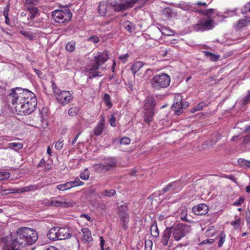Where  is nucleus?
I'll list each match as a JSON object with an SVG mask.
<instances>
[{"mask_svg": "<svg viewBox=\"0 0 250 250\" xmlns=\"http://www.w3.org/2000/svg\"><path fill=\"white\" fill-rule=\"evenodd\" d=\"M9 97L12 104L15 105L16 111L21 114L28 115L32 113L37 104L35 94L26 89L16 87L12 89Z\"/></svg>", "mask_w": 250, "mask_h": 250, "instance_id": "1", "label": "nucleus"}, {"mask_svg": "<svg viewBox=\"0 0 250 250\" xmlns=\"http://www.w3.org/2000/svg\"><path fill=\"white\" fill-rule=\"evenodd\" d=\"M16 233V238L13 240L3 239L2 250H20L23 246L33 244L38 237L37 232L29 228H21Z\"/></svg>", "mask_w": 250, "mask_h": 250, "instance_id": "2", "label": "nucleus"}, {"mask_svg": "<svg viewBox=\"0 0 250 250\" xmlns=\"http://www.w3.org/2000/svg\"><path fill=\"white\" fill-rule=\"evenodd\" d=\"M202 12L206 17L204 18L196 25V29L200 30H210L213 28L214 24L213 20L216 17H220L218 13L213 9L203 10Z\"/></svg>", "mask_w": 250, "mask_h": 250, "instance_id": "3", "label": "nucleus"}, {"mask_svg": "<svg viewBox=\"0 0 250 250\" xmlns=\"http://www.w3.org/2000/svg\"><path fill=\"white\" fill-rule=\"evenodd\" d=\"M147 0H107V2L116 11L125 10L132 7L133 5L139 2L142 6L145 4Z\"/></svg>", "mask_w": 250, "mask_h": 250, "instance_id": "4", "label": "nucleus"}, {"mask_svg": "<svg viewBox=\"0 0 250 250\" xmlns=\"http://www.w3.org/2000/svg\"><path fill=\"white\" fill-rule=\"evenodd\" d=\"M43 204L48 206L63 208L73 207L76 205L75 202L71 200L66 199L62 196L51 197L49 199H45L43 200Z\"/></svg>", "mask_w": 250, "mask_h": 250, "instance_id": "5", "label": "nucleus"}, {"mask_svg": "<svg viewBox=\"0 0 250 250\" xmlns=\"http://www.w3.org/2000/svg\"><path fill=\"white\" fill-rule=\"evenodd\" d=\"M170 78L166 73H161L156 75L151 80V85L153 88L157 90L167 87L170 83Z\"/></svg>", "mask_w": 250, "mask_h": 250, "instance_id": "6", "label": "nucleus"}, {"mask_svg": "<svg viewBox=\"0 0 250 250\" xmlns=\"http://www.w3.org/2000/svg\"><path fill=\"white\" fill-rule=\"evenodd\" d=\"M108 55L106 51L98 52L94 56V63L92 66L87 68L90 73H92L93 77L98 76L96 71L100 68V65L104 63L108 59Z\"/></svg>", "mask_w": 250, "mask_h": 250, "instance_id": "7", "label": "nucleus"}, {"mask_svg": "<svg viewBox=\"0 0 250 250\" xmlns=\"http://www.w3.org/2000/svg\"><path fill=\"white\" fill-rule=\"evenodd\" d=\"M72 13L67 8L56 9L52 11V16L54 21L58 23H64L70 20Z\"/></svg>", "mask_w": 250, "mask_h": 250, "instance_id": "8", "label": "nucleus"}, {"mask_svg": "<svg viewBox=\"0 0 250 250\" xmlns=\"http://www.w3.org/2000/svg\"><path fill=\"white\" fill-rule=\"evenodd\" d=\"M189 231V227L184 224H178L172 229V237L176 241H179L184 237Z\"/></svg>", "mask_w": 250, "mask_h": 250, "instance_id": "9", "label": "nucleus"}, {"mask_svg": "<svg viewBox=\"0 0 250 250\" xmlns=\"http://www.w3.org/2000/svg\"><path fill=\"white\" fill-rule=\"evenodd\" d=\"M53 91L56 99L62 104L70 103L73 99L72 94L69 91H61L53 86Z\"/></svg>", "mask_w": 250, "mask_h": 250, "instance_id": "10", "label": "nucleus"}, {"mask_svg": "<svg viewBox=\"0 0 250 250\" xmlns=\"http://www.w3.org/2000/svg\"><path fill=\"white\" fill-rule=\"evenodd\" d=\"M128 208L126 205H122L118 207L117 213L125 229L127 228L129 221V216L127 212Z\"/></svg>", "mask_w": 250, "mask_h": 250, "instance_id": "11", "label": "nucleus"}, {"mask_svg": "<svg viewBox=\"0 0 250 250\" xmlns=\"http://www.w3.org/2000/svg\"><path fill=\"white\" fill-rule=\"evenodd\" d=\"M208 210L207 205L205 204H200L192 208L193 212L197 215H203L206 214Z\"/></svg>", "mask_w": 250, "mask_h": 250, "instance_id": "12", "label": "nucleus"}, {"mask_svg": "<svg viewBox=\"0 0 250 250\" xmlns=\"http://www.w3.org/2000/svg\"><path fill=\"white\" fill-rule=\"evenodd\" d=\"M97 167L101 168L104 172H107L116 167V162L113 159L108 160L104 163L99 164Z\"/></svg>", "mask_w": 250, "mask_h": 250, "instance_id": "13", "label": "nucleus"}, {"mask_svg": "<svg viewBox=\"0 0 250 250\" xmlns=\"http://www.w3.org/2000/svg\"><path fill=\"white\" fill-rule=\"evenodd\" d=\"M155 106V101L153 97H147L144 105L145 111H154Z\"/></svg>", "mask_w": 250, "mask_h": 250, "instance_id": "14", "label": "nucleus"}, {"mask_svg": "<svg viewBox=\"0 0 250 250\" xmlns=\"http://www.w3.org/2000/svg\"><path fill=\"white\" fill-rule=\"evenodd\" d=\"M171 233L172 229L170 228H167L164 231V234L161 240V242L164 246L167 245L169 241L172 240V238L171 239H170Z\"/></svg>", "mask_w": 250, "mask_h": 250, "instance_id": "15", "label": "nucleus"}, {"mask_svg": "<svg viewBox=\"0 0 250 250\" xmlns=\"http://www.w3.org/2000/svg\"><path fill=\"white\" fill-rule=\"evenodd\" d=\"M105 120L103 117L94 129V134L96 136H100L104 131Z\"/></svg>", "mask_w": 250, "mask_h": 250, "instance_id": "16", "label": "nucleus"}, {"mask_svg": "<svg viewBox=\"0 0 250 250\" xmlns=\"http://www.w3.org/2000/svg\"><path fill=\"white\" fill-rule=\"evenodd\" d=\"M59 240L69 239L71 237L70 231L66 228H59Z\"/></svg>", "mask_w": 250, "mask_h": 250, "instance_id": "17", "label": "nucleus"}, {"mask_svg": "<svg viewBox=\"0 0 250 250\" xmlns=\"http://www.w3.org/2000/svg\"><path fill=\"white\" fill-rule=\"evenodd\" d=\"M81 231L83 234V241L84 243H89L93 241L91 232L88 229L86 228H83L81 229Z\"/></svg>", "mask_w": 250, "mask_h": 250, "instance_id": "18", "label": "nucleus"}, {"mask_svg": "<svg viewBox=\"0 0 250 250\" xmlns=\"http://www.w3.org/2000/svg\"><path fill=\"white\" fill-rule=\"evenodd\" d=\"M164 192L168 191H172L174 192H178L181 190L179 183L175 182L171 184L168 185L167 187L163 189Z\"/></svg>", "mask_w": 250, "mask_h": 250, "instance_id": "19", "label": "nucleus"}, {"mask_svg": "<svg viewBox=\"0 0 250 250\" xmlns=\"http://www.w3.org/2000/svg\"><path fill=\"white\" fill-rule=\"evenodd\" d=\"M38 186L37 185H30L23 188H19V193L29 192L34 191L37 190Z\"/></svg>", "mask_w": 250, "mask_h": 250, "instance_id": "20", "label": "nucleus"}, {"mask_svg": "<svg viewBox=\"0 0 250 250\" xmlns=\"http://www.w3.org/2000/svg\"><path fill=\"white\" fill-rule=\"evenodd\" d=\"M154 111H145L144 121L147 124H149L153 120Z\"/></svg>", "mask_w": 250, "mask_h": 250, "instance_id": "21", "label": "nucleus"}, {"mask_svg": "<svg viewBox=\"0 0 250 250\" xmlns=\"http://www.w3.org/2000/svg\"><path fill=\"white\" fill-rule=\"evenodd\" d=\"M23 147V145L21 143H10L8 144V148L13 149L15 151H18L21 149Z\"/></svg>", "mask_w": 250, "mask_h": 250, "instance_id": "22", "label": "nucleus"}, {"mask_svg": "<svg viewBox=\"0 0 250 250\" xmlns=\"http://www.w3.org/2000/svg\"><path fill=\"white\" fill-rule=\"evenodd\" d=\"M249 23V21L246 19H241L238 21L235 25V29L240 30L242 29L245 26H247Z\"/></svg>", "mask_w": 250, "mask_h": 250, "instance_id": "23", "label": "nucleus"}, {"mask_svg": "<svg viewBox=\"0 0 250 250\" xmlns=\"http://www.w3.org/2000/svg\"><path fill=\"white\" fill-rule=\"evenodd\" d=\"M106 10L107 5L106 2L104 1L100 2L98 6L99 13L101 16H104L106 12Z\"/></svg>", "mask_w": 250, "mask_h": 250, "instance_id": "24", "label": "nucleus"}, {"mask_svg": "<svg viewBox=\"0 0 250 250\" xmlns=\"http://www.w3.org/2000/svg\"><path fill=\"white\" fill-rule=\"evenodd\" d=\"M172 110L177 114L180 115L183 112L181 107V102L174 103L172 105Z\"/></svg>", "mask_w": 250, "mask_h": 250, "instance_id": "25", "label": "nucleus"}, {"mask_svg": "<svg viewBox=\"0 0 250 250\" xmlns=\"http://www.w3.org/2000/svg\"><path fill=\"white\" fill-rule=\"evenodd\" d=\"M143 62H135L131 66V70L135 74L138 70L143 67Z\"/></svg>", "mask_w": 250, "mask_h": 250, "instance_id": "26", "label": "nucleus"}, {"mask_svg": "<svg viewBox=\"0 0 250 250\" xmlns=\"http://www.w3.org/2000/svg\"><path fill=\"white\" fill-rule=\"evenodd\" d=\"M160 31L165 36H170L174 34V31L165 26L162 27L161 29H160Z\"/></svg>", "mask_w": 250, "mask_h": 250, "instance_id": "27", "label": "nucleus"}, {"mask_svg": "<svg viewBox=\"0 0 250 250\" xmlns=\"http://www.w3.org/2000/svg\"><path fill=\"white\" fill-rule=\"evenodd\" d=\"M57 188L60 191H65L72 188L71 185L69 182L67 183L59 184L57 186Z\"/></svg>", "mask_w": 250, "mask_h": 250, "instance_id": "28", "label": "nucleus"}, {"mask_svg": "<svg viewBox=\"0 0 250 250\" xmlns=\"http://www.w3.org/2000/svg\"><path fill=\"white\" fill-rule=\"evenodd\" d=\"M38 14V10L36 7H32L30 9L29 15L28 17V20L33 21L34 19Z\"/></svg>", "mask_w": 250, "mask_h": 250, "instance_id": "29", "label": "nucleus"}, {"mask_svg": "<svg viewBox=\"0 0 250 250\" xmlns=\"http://www.w3.org/2000/svg\"><path fill=\"white\" fill-rule=\"evenodd\" d=\"M242 14L248 18H250V2L247 3L242 9Z\"/></svg>", "mask_w": 250, "mask_h": 250, "instance_id": "30", "label": "nucleus"}, {"mask_svg": "<svg viewBox=\"0 0 250 250\" xmlns=\"http://www.w3.org/2000/svg\"><path fill=\"white\" fill-rule=\"evenodd\" d=\"M207 105V104L206 103L202 102L196 105L195 107L193 108V109L191 110V112L192 113H194L197 111H199L202 110L204 107H205Z\"/></svg>", "mask_w": 250, "mask_h": 250, "instance_id": "31", "label": "nucleus"}, {"mask_svg": "<svg viewBox=\"0 0 250 250\" xmlns=\"http://www.w3.org/2000/svg\"><path fill=\"white\" fill-rule=\"evenodd\" d=\"M124 26L130 33L132 32L134 29L133 23L128 21L124 22Z\"/></svg>", "mask_w": 250, "mask_h": 250, "instance_id": "32", "label": "nucleus"}, {"mask_svg": "<svg viewBox=\"0 0 250 250\" xmlns=\"http://www.w3.org/2000/svg\"><path fill=\"white\" fill-rule=\"evenodd\" d=\"M20 33L22 34L23 36H24L25 37L31 40H33L35 37L34 34L30 31L28 30H21Z\"/></svg>", "mask_w": 250, "mask_h": 250, "instance_id": "33", "label": "nucleus"}, {"mask_svg": "<svg viewBox=\"0 0 250 250\" xmlns=\"http://www.w3.org/2000/svg\"><path fill=\"white\" fill-rule=\"evenodd\" d=\"M56 229H54V228H51L49 230L47 234L48 238L51 240H56L57 237L55 233L56 231H55Z\"/></svg>", "mask_w": 250, "mask_h": 250, "instance_id": "34", "label": "nucleus"}, {"mask_svg": "<svg viewBox=\"0 0 250 250\" xmlns=\"http://www.w3.org/2000/svg\"><path fill=\"white\" fill-rule=\"evenodd\" d=\"M204 52L205 56L209 58L211 61H216L219 58V56L212 54L208 51H204Z\"/></svg>", "mask_w": 250, "mask_h": 250, "instance_id": "35", "label": "nucleus"}, {"mask_svg": "<svg viewBox=\"0 0 250 250\" xmlns=\"http://www.w3.org/2000/svg\"><path fill=\"white\" fill-rule=\"evenodd\" d=\"M66 49L69 52H73L75 49V42L73 41H71L68 42L65 46Z\"/></svg>", "mask_w": 250, "mask_h": 250, "instance_id": "36", "label": "nucleus"}, {"mask_svg": "<svg viewBox=\"0 0 250 250\" xmlns=\"http://www.w3.org/2000/svg\"><path fill=\"white\" fill-rule=\"evenodd\" d=\"M71 188H74L84 184V183L81 181L79 178H76L73 181H69Z\"/></svg>", "mask_w": 250, "mask_h": 250, "instance_id": "37", "label": "nucleus"}, {"mask_svg": "<svg viewBox=\"0 0 250 250\" xmlns=\"http://www.w3.org/2000/svg\"><path fill=\"white\" fill-rule=\"evenodd\" d=\"M218 237L219 238V242L218 244V247L220 248L223 246L224 243L225 241L226 235L223 232H222L218 236Z\"/></svg>", "mask_w": 250, "mask_h": 250, "instance_id": "38", "label": "nucleus"}, {"mask_svg": "<svg viewBox=\"0 0 250 250\" xmlns=\"http://www.w3.org/2000/svg\"><path fill=\"white\" fill-rule=\"evenodd\" d=\"M90 175V173L87 168H85L84 171L80 173V178L83 180H86L88 179Z\"/></svg>", "mask_w": 250, "mask_h": 250, "instance_id": "39", "label": "nucleus"}, {"mask_svg": "<svg viewBox=\"0 0 250 250\" xmlns=\"http://www.w3.org/2000/svg\"><path fill=\"white\" fill-rule=\"evenodd\" d=\"M215 234L214 231V227L210 226L208 227L207 230L206 231V235L208 237H212Z\"/></svg>", "mask_w": 250, "mask_h": 250, "instance_id": "40", "label": "nucleus"}, {"mask_svg": "<svg viewBox=\"0 0 250 250\" xmlns=\"http://www.w3.org/2000/svg\"><path fill=\"white\" fill-rule=\"evenodd\" d=\"M151 235L155 237H157L159 235V230L157 228V224H153L151 226Z\"/></svg>", "mask_w": 250, "mask_h": 250, "instance_id": "41", "label": "nucleus"}, {"mask_svg": "<svg viewBox=\"0 0 250 250\" xmlns=\"http://www.w3.org/2000/svg\"><path fill=\"white\" fill-rule=\"evenodd\" d=\"M15 193H19V188H10L3 190L1 191V193L2 195Z\"/></svg>", "mask_w": 250, "mask_h": 250, "instance_id": "42", "label": "nucleus"}, {"mask_svg": "<svg viewBox=\"0 0 250 250\" xmlns=\"http://www.w3.org/2000/svg\"><path fill=\"white\" fill-rule=\"evenodd\" d=\"M104 101L106 104V105L109 107L110 108L112 106V104L110 101V96L108 94H104Z\"/></svg>", "mask_w": 250, "mask_h": 250, "instance_id": "43", "label": "nucleus"}, {"mask_svg": "<svg viewBox=\"0 0 250 250\" xmlns=\"http://www.w3.org/2000/svg\"><path fill=\"white\" fill-rule=\"evenodd\" d=\"M237 162L238 164L242 167H250V161L245 160L242 158H239L238 159Z\"/></svg>", "mask_w": 250, "mask_h": 250, "instance_id": "44", "label": "nucleus"}, {"mask_svg": "<svg viewBox=\"0 0 250 250\" xmlns=\"http://www.w3.org/2000/svg\"><path fill=\"white\" fill-rule=\"evenodd\" d=\"M116 194V191L114 189L105 190L103 192L102 194L104 196L107 197H112Z\"/></svg>", "mask_w": 250, "mask_h": 250, "instance_id": "45", "label": "nucleus"}, {"mask_svg": "<svg viewBox=\"0 0 250 250\" xmlns=\"http://www.w3.org/2000/svg\"><path fill=\"white\" fill-rule=\"evenodd\" d=\"M180 218L183 221H187V209L186 208H181L180 212Z\"/></svg>", "mask_w": 250, "mask_h": 250, "instance_id": "46", "label": "nucleus"}, {"mask_svg": "<svg viewBox=\"0 0 250 250\" xmlns=\"http://www.w3.org/2000/svg\"><path fill=\"white\" fill-rule=\"evenodd\" d=\"M237 9L235 8L232 10H227L223 15V17L225 18L232 17L236 14L235 12L236 11Z\"/></svg>", "mask_w": 250, "mask_h": 250, "instance_id": "47", "label": "nucleus"}, {"mask_svg": "<svg viewBox=\"0 0 250 250\" xmlns=\"http://www.w3.org/2000/svg\"><path fill=\"white\" fill-rule=\"evenodd\" d=\"M79 112V109L78 107H72L68 110V114L71 116L76 115Z\"/></svg>", "mask_w": 250, "mask_h": 250, "instance_id": "48", "label": "nucleus"}, {"mask_svg": "<svg viewBox=\"0 0 250 250\" xmlns=\"http://www.w3.org/2000/svg\"><path fill=\"white\" fill-rule=\"evenodd\" d=\"M63 140L62 139H59L55 144V147L57 150L61 149L63 146Z\"/></svg>", "mask_w": 250, "mask_h": 250, "instance_id": "49", "label": "nucleus"}, {"mask_svg": "<svg viewBox=\"0 0 250 250\" xmlns=\"http://www.w3.org/2000/svg\"><path fill=\"white\" fill-rule=\"evenodd\" d=\"M10 177V173L8 172H0V181L8 179Z\"/></svg>", "mask_w": 250, "mask_h": 250, "instance_id": "50", "label": "nucleus"}, {"mask_svg": "<svg viewBox=\"0 0 250 250\" xmlns=\"http://www.w3.org/2000/svg\"><path fill=\"white\" fill-rule=\"evenodd\" d=\"M9 9V6L8 5H6V9L3 11V15L5 17V22L7 24H9V21L8 19V10Z\"/></svg>", "mask_w": 250, "mask_h": 250, "instance_id": "51", "label": "nucleus"}, {"mask_svg": "<svg viewBox=\"0 0 250 250\" xmlns=\"http://www.w3.org/2000/svg\"><path fill=\"white\" fill-rule=\"evenodd\" d=\"M241 222V219H238L232 222L231 223V225H232L235 229H237L240 227Z\"/></svg>", "mask_w": 250, "mask_h": 250, "instance_id": "52", "label": "nucleus"}, {"mask_svg": "<svg viewBox=\"0 0 250 250\" xmlns=\"http://www.w3.org/2000/svg\"><path fill=\"white\" fill-rule=\"evenodd\" d=\"M152 71L150 69H147L145 70V74L142 77L144 78L145 79H147L149 77L152 75Z\"/></svg>", "mask_w": 250, "mask_h": 250, "instance_id": "53", "label": "nucleus"}, {"mask_svg": "<svg viewBox=\"0 0 250 250\" xmlns=\"http://www.w3.org/2000/svg\"><path fill=\"white\" fill-rule=\"evenodd\" d=\"M130 143V139L128 137H124L120 141V144L122 145H129Z\"/></svg>", "mask_w": 250, "mask_h": 250, "instance_id": "54", "label": "nucleus"}, {"mask_svg": "<svg viewBox=\"0 0 250 250\" xmlns=\"http://www.w3.org/2000/svg\"><path fill=\"white\" fill-rule=\"evenodd\" d=\"M100 247H101V250H109L108 247L106 248L105 249H104V246L105 245V241H104V238L102 236H101L100 237Z\"/></svg>", "mask_w": 250, "mask_h": 250, "instance_id": "55", "label": "nucleus"}, {"mask_svg": "<svg viewBox=\"0 0 250 250\" xmlns=\"http://www.w3.org/2000/svg\"><path fill=\"white\" fill-rule=\"evenodd\" d=\"M89 41L93 42L94 43H97L99 42L100 40L98 37L96 36H91L88 39Z\"/></svg>", "mask_w": 250, "mask_h": 250, "instance_id": "56", "label": "nucleus"}, {"mask_svg": "<svg viewBox=\"0 0 250 250\" xmlns=\"http://www.w3.org/2000/svg\"><path fill=\"white\" fill-rule=\"evenodd\" d=\"M110 125L112 127H115L116 125V118L114 115H112L109 120Z\"/></svg>", "mask_w": 250, "mask_h": 250, "instance_id": "57", "label": "nucleus"}, {"mask_svg": "<svg viewBox=\"0 0 250 250\" xmlns=\"http://www.w3.org/2000/svg\"><path fill=\"white\" fill-rule=\"evenodd\" d=\"M244 201V198L243 197H240L238 200L234 202L233 205L235 206H240L243 203Z\"/></svg>", "mask_w": 250, "mask_h": 250, "instance_id": "58", "label": "nucleus"}, {"mask_svg": "<svg viewBox=\"0 0 250 250\" xmlns=\"http://www.w3.org/2000/svg\"><path fill=\"white\" fill-rule=\"evenodd\" d=\"M180 8L184 10H188L190 8V6L185 3L180 4Z\"/></svg>", "mask_w": 250, "mask_h": 250, "instance_id": "59", "label": "nucleus"}, {"mask_svg": "<svg viewBox=\"0 0 250 250\" xmlns=\"http://www.w3.org/2000/svg\"><path fill=\"white\" fill-rule=\"evenodd\" d=\"M128 57V55L127 54H124L121 56L119 57L120 60L123 61V62H126L127 59Z\"/></svg>", "mask_w": 250, "mask_h": 250, "instance_id": "60", "label": "nucleus"}, {"mask_svg": "<svg viewBox=\"0 0 250 250\" xmlns=\"http://www.w3.org/2000/svg\"><path fill=\"white\" fill-rule=\"evenodd\" d=\"M250 100V95H249L248 94V95L247 96H246L243 98V104H248V103L249 102Z\"/></svg>", "mask_w": 250, "mask_h": 250, "instance_id": "61", "label": "nucleus"}, {"mask_svg": "<svg viewBox=\"0 0 250 250\" xmlns=\"http://www.w3.org/2000/svg\"><path fill=\"white\" fill-rule=\"evenodd\" d=\"M243 142L245 144L250 143V134L245 137Z\"/></svg>", "mask_w": 250, "mask_h": 250, "instance_id": "62", "label": "nucleus"}, {"mask_svg": "<svg viewBox=\"0 0 250 250\" xmlns=\"http://www.w3.org/2000/svg\"><path fill=\"white\" fill-rule=\"evenodd\" d=\"M179 102H181V105L182 109L183 108H186L188 106V104L187 102H185L182 103V99L181 98L179 99Z\"/></svg>", "mask_w": 250, "mask_h": 250, "instance_id": "63", "label": "nucleus"}, {"mask_svg": "<svg viewBox=\"0 0 250 250\" xmlns=\"http://www.w3.org/2000/svg\"><path fill=\"white\" fill-rule=\"evenodd\" d=\"M81 217L85 218L88 221H89L90 222H93V220L91 219L90 217L88 215H87V214H82L81 215Z\"/></svg>", "mask_w": 250, "mask_h": 250, "instance_id": "64", "label": "nucleus"}]
</instances>
